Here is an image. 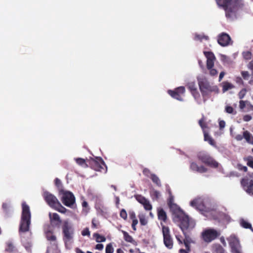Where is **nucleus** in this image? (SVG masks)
Returning <instances> with one entry per match:
<instances>
[{
    "label": "nucleus",
    "instance_id": "16",
    "mask_svg": "<svg viewBox=\"0 0 253 253\" xmlns=\"http://www.w3.org/2000/svg\"><path fill=\"white\" fill-rule=\"evenodd\" d=\"M185 91L184 86H179L175 89V90H168V93L173 98L182 101V96L184 94Z\"/></svg>",
    "mask_w": 253,
    "mask_h": 253
},
{
    "label": "nucleus",
    "instance_id": "24",
    "mask_svg": "<svg viewBox=\"0 0 253 253\" xmlns=\"http://www.w3.org/2000/svg\"><path fill=\"white\" fill-rule=\"evenodd\" d=\"M243 136L248 143L253 144V136L248 131H244Z\"/></svg>",
    "mask_w": 253,
    "mask_h": 253
},
{
    "label": "nucleus",
    "instance_id": "27",
    "mask_svg": "<svg viewBox=\"0 0 253 253\" xmlns=\"http://www.w3.org/2000/svg\"><path fill=\"white\" fill-rule=\"evenodd\" d=\"M222 91L223 92L227 91V90L232 89L234 86L229 82H223L222 84Z\"/></svg>",
    "mask_w": 253,
    "mask_h": 253
},
{
    "label": "nucleus",
    "instance_id": "61",
    "mask_svg": "<svg viewBox=\"0 0 253 253\" xmlns=\"http://www.w3.org/2000/svg\"><path fill=\"white\" fill-rule=\"evenodd\" d=\"M12 249H13V246L12 245H9V248H8V249L7 250L10 251H12Z\"/></svg>",
    "mask_w": 253,
    "mask_h": 253
},
{
    "label": "nucleus",
    "instance_id": "62",
    "mask_svg": "<svg viewBox=\"0 0 253 253\" xmlns=\"http://www.w3.org/2000/svg\"><path fill=\"white\" fill-rule=\"evenodd\" d=\"M116 204L118 205L119 204L120 199L118 197H116Z\"/></svg>",
    "mask_w": 253,
    "mask_h": 253
},
{
    "label": "nucleus",
    "instance_id": "4",
    "mask_svg": "<svg viewBox=\"0 0 253 253\" xmlns=\"http://www.w3.org/2000/svg\"><path fill=\"white\" fill-rule=\"evenodd\" d=\"M197 80L198 84L201 92L203 96H205L209 92H215L217 93L218 92V88L217 86H211L206 80V79L203 76H198L197 77Z\"/></svg>",
    "mask_w": 253,
    "mask_h": 253
},
{
    "label": "nucleus",
    "instance_id": "45",
    "mask_svg": "<svg viewBox=\"0 0 253 253\" xmlns=\"http://www.w3.org/2000/svg\"><path fill=\"white\" fill-rule=\"evenodd\" d=\"M225 111L227 113L231 114L233 111V109L232 107L227 106L225 108Z\"/></svg>",
    "mask_w": 253,
    "mask_h": 253
},
{
    "label": "nucleus",
    "instance_id": "12",
    "mask_svg": "<svg viewBox=\"0 0 253 253\" xmlns=\"http://www.w3.org/2000/svg\"><path fill=\"white\" fill-rule=\"evenodd\" d=\"M198 158L203 163L212 168H217L218 163L211 157L209 155L204 152H200L198 155Z\"/></svg>",
    "mask_w": 253,
    "mask_h": 253
},
{
    "label": "nucleus",
    "instance_id": "2",
    "mask_svg": "<svg viewBox=\"0 0 253 253\" xmlns=\"http://www.w3.org/2000/svg\"><path fill=\"white\" fill-rule=\"evenodd\" d=\"M217 5L223 7L226 11V16L231 20L236 18L237 13L239 9L237 1L232 0H216Z\"/></svg>",
    "mask_w": 253,
    "mask_h": 253
},
{
    "label": "nucleus",
    "instance_id": "40",
    "mask_svg": "<svg viewBox=\"0 0 253 253\" xmlns=\"http://www.w3.org/2000/svg\"><path fill=\"white\" fill-rule=\"evenodd\" d=\"M246 92H247V90L246 89H242L240 91V92L239 93V94H238L239 98L242 99V98H244V97L245 96V95L246 94Z\"/></svg>",
    "mask_w": 253,
    "mask_h": 253
},
{
    "label": "nucleus",
    "instance_id": "18",
    "mask_svg": "<svg viewBox=\"0 0 253 253\" xmlns=\"http://www.w3.org/2000/svg\"><path fill=\"white\" fill-rule=\"evenodd\" d=\"M136 200L140 204L143 205L144 209L146 210L150 211L152 208V205L150 202L146 199L145 197L141 195H136L135 196Z\"/></svg>",
    "mask_w": 253,
    "mask_h": 253
},
{
    "label": "nucleus",
    "instance_id": "46",
    "mask_svg": "<svg viewBox=\"0 0 253 253\" xmlns=\"http://www.w3.org/2000/svg\"><path fill=\"white\" fill-rule=\"evenodd\" d=\"M252 116L249 115H246L244 116V117L243 118V120L245 122H249V121H251L252 120Z\"/></svg>",
    "mask_w": 253,
    "mask_h": 253
},
{
    "label": "nucleus",
    "instance_id": "31",
    "mask_svg": "<svg viewBox=\"0 0 253 253\" xmlns=\"http://www.w3.org/2000/svg\"><path fill=\"white\" fill-rule=\"evenodd\" d=\"M122 232L124 235V239L126 241L130 243H133L134 242V240H133L132 238L129 235H128V234L127 232L124 231H123Z\"/></svg>",
    "mask_w": 253,
    "mask_h": 253
},
{
    "label": "nucleus",
    "instance_id": "34",
    "mask_svg": "<svg viewBox=\"0 0 253 253\" xmlns=\"http://www.w3.org/2000/svg\"><path fill=\"white\" fill-rule=\"evenodd\" d=\"M75 160L78 165L84 167H87V165L85 163V160L82 158H76L75 159Z\"/></svg>",
    "mask_w": 253,
    "mask_h": 253
},
{
    "label": "nucleus",
    "instance_id": "7",
    "mask_svg": "<svg viewBox=\"0 0 253 253\" xmlns=\"http://www.w3.org/2000/svg\"><path fill=\"white\" fill-rule=\"evenodd\" d=\"M220 234L219 231L213 228H206L201 233L202 240L206 243H210L215 240Z\"/></svg>",
    "mask_w": 253,
    "mask_h": 253
},
{
    "label": "nucleus",
    "instance_id": "23",
    "mask_svg": "<svg viewBox=\"0 0 253 253\" xmlns=\"http://www.w3.org/2000/svg\"><path fill=\"white\" fill-rule=\"evenodd\" d=\"M239 223L242 227L246 229H251L252 231H253L251 224L244 219L241 218L239 220Z\"/></svg>",
    "mask_w": 253,
    "mask_h": 253
},
{
    "label": "nucleus",
    "instance_id": "37",
    "mask_svg": "<svg viewBox=\"0 0 253 253\" xmlns=\"http://www.w3.org/2000/svg\"><path fill=\"white\" fill-rule=\"evenodd\" d=\"M82 206L84 208L83 211L85 213H87L89 210L87 203L86 201H84L82 203Z\"/></svg>",
    "mask_w": 253,
    "mask_h": 253
},
{
    "label": "nucleus",
    "instance_id": "43",
    "mask_svg": "<svg viewBox=\"0 0 253 253\" xmlns=\"http://www.w3.org/2000/svg\"><path fill=\"white\" fill-rule=\"evenodd\" d=\"M219 126L220 129H222L225 126V122L223 120H219Z\"/></svg>",
    "mask_w": 253,
    "mask_h": 253
},
{
    "label": "nucleus",
    "instance_id": "33",
    "mask_svg": "<svg viewBox=\"0 0 253 253\" xmlns=\"http://www.w3.org/2000/svg\"><path fill=\"white\" fill-rule=\"evenodd\" d=\"M95 162L97 163L99 166V168L100 169H103V167H106L105 164L102 158L97 157L96 158V160L95 161Z\"/></svg>",
    "mask_w": 253,
    "mask_h": 253
},
{
    "label": "nucleus",
    "instance_id": "17",
    "mask_svg": "<svg viewBox=\"0 0 253 253\" xmlns=\"http://www.w3.org/2000/svg\"><path fill=\"white\" fill-rule=\"evenodd\" d=\"M217 42L220 45L226 46L230 44L231 38L227 34L222 33L218 35Z\"/></svg>",
    "mask_w": 253,
    "mask_h": 253
},
{
    "label": "nucleus",
    "instance_id": "63",
    "mask_svg": "<svg viewBox=\"0 0 253 253\" xmlns=\"http://www.w3.org/2000/svg\"><path fill=\"white\" fill-rule=\"evenodd\" d=\"M117 253H124V252L120 249H119L117 251Z\"/></svg>",
    "mask_w": 253,
    "mask_h": 253
},
{
    "label": "nucleus",
    "instance_id": "44",
    "mask_svg": "<svg viewBox=\"0 0 253 253\" xmlns=\"http://www.w3.org/2000/svg\"><path fill=\"white\" fill-rule=\"evenodd\" d=\"M246 107L248 109V111H253V105L249 101H247Z\"/></svg>",
    "mask_w": 253,
    "mask_h": 253
},
{
    "label": "nucleus",
    "instance_id": "60",
    "mask_svg": "<svg viewBox=\"0 0 253 253\" xmlns=\"http://www.w3.org/2000/svg\"><path fill=\"white\" fill-rule=\"evenodd\" d=\"M242 139V137L240 135H238L236 136V139L238 140H241Z\"/></svg>",
    "mask_w": 253,
    "mask_h": 253
},
{
    "label": "nucleus",
    "instance_id": "48",
    "mask_svg": "<svg viewBox=\"0 0 253 253\" xmlns=\"http://www.w3.org/2000/svg\"><path fill=\"white\" fill-rule=\"evenodd\" d=\"M103 248H104V246L101 244H97L96 245V247H95V249L96 250H99V251H101V250H103Z\"/></svg>",
    "mask_w": 253,
    "mask_h": 253
},
{
    "label": "nucleus",
    "instance_id": "36",
    "mask_svg": "<svg viewBox=\"0 0 253 253\" xmlns=\"http://www.w3.org/2000/svg\"><path fill=\"white\" fill-rule=\"evenodd\" d=\"M106 253H113L114 252V249L111 244H109L106 247Z\"/></svg>",
    "mask_w": 253,
    "mask_h": 253
},
{
    "label": "nucleus",
    "instance_id": "26",
    "mask_svg": "<svg viewBox=\"0 0 253 253\" xmlns=\"http://www.w3.org/2000/svg\"><path fill=\"white\" fill-rule=\"evenodd\" d=\"M158 216L160 220L165 221L167 219V214L166 212L162 209L158 210Z\"/></svg>",
    "mask_w": 253,
    "mask_h": 253
},
{
    "label": "nucleus",
    "instance_id": "32",
    "mask_svg": "<svg viewBox=\"0 0 253 253\" xmlns=\"http://www.w3.org/2000/svg\"><path fill=\"white\" fill-rule=\"evenodd\" d=\"M151 178L153 182L156 183L158 186H161V181L159 177L154 174H151Z\"/></svg>",
    "mask_w": 253,
    "mask_h": 253
},
{
    "label": "nucleus",
    "instance_id": "11",
    "mask_svg": "<svg viewBox=\"0 0 253 253\" xmlns=\"http://www.w3.org/2000/svg\"><path fill=\"white\" fill-rule=\"evenodd\" d=\"M227 240L231 248V253H243L240 241L235 235H230Z\"/></svg>",
    "mask_w": 253,
    "mask_h": 253
},
{
    "label": "nucleus",
    "instance_id": "22",
    "mask_svg": "<svg viewBox=\"0 0 253 253\" xmlns=\"http://www.w3.org/2000/svg\"><path fill=\"white\" fill-rule=\"evenodd\" d=\"M190 169L193 171H197L200 173H204L207 171V169L203 166H198V165L192 162L190 164Z\"/></svg>",
    "mask_w": 253,
    "mask_h": 253
},
{
    "label": "nucleus",
    "instance_id": "35",
    "mask_svg": "<svg viewBox=\"0 0 253 253\" xmlns=\"http://www.w3.org/2000/svg\"><path fill=\"white\" fill-rule=\"evenodd\" d=\"M243 56L246 60H249L252 57V54L250 51H244L243 52Z\"/></svg>",
    "mask_w": 253,
    "mask_h": 253
},
{
    "label": "nucleus",
    "instance_id": "10",
    "mask_svg": "<svg viewBox=\"0 0 253 253\" xmlns=\"http://www.w3.org/2000/svg\"><path fill=\"white\" fill-rule=\"evenodd\" d=\"M204 54L207 58V68L209 71L211 76H216L217 74V71L213 68L214 62L215 57L214 54L211 52H204Z\"/></svg>",
    "mask_w": 253,
    "mask_h": 253
},
{
    "label": "nucleus",
    "instance_id": "8",
    "mask_svg": "<svg viewBox=\"0 0 253 253\" xmlns=\"http://www.w3.org/2000/svg\"><path fill=\"white\" fill-rule=\"evenodd\" d=\"M175 222H178L180 223V227L183 231L184 229L188 228H193L195 225L194 220L190 219L188 216L183 213L182 216L177 217V219L174 220Z\"/></svg>",
    "mask_w": 253,
    "mask_h": 253
},
{
    "label": "nucleus",
    "instance_id": "19",
    "mask_svg": "<svg viewBox=\"0 0 253 253\" xmlns=\"http://www.w3.org/2000/svg\"><path fill=\"white\" fill-rule=\"evenodd\" d=\"M199 125H200L201 127L203 130V132L204 134V140L208 142V143L212 145V146H215V143L214 142L213 139L208 134V133L206 132L205 130L206 126L203 123L202 120H200L199 122Z\"/></svg>",
    "mask_w": 253,
    "mask_h": 253
},
{
    "label": "nucleus",
    "instance_id": "54",
    "mask_svg": "<svg viewBox=\"0 0 253 253\" xmlns=\"http://www.w3.org/2000/svg\"><path fill=\"white\" fill-rule=\"evenodd\" d=\"M92 227L94 228H96L97 226V221L95 219H92Z\"/></svg>",
    "mask_w": 253,
    "mask_h": 253
},
{
    "label": "nucleus",
    "instance_id": "14",
    "mask_svg": "<svg viewBox=\"0 0 253 253\" xmlns=\"http://www.w3.org/2000/svg\"><path fill=\"white\" fill-rule=\"evenodd\" d=\"M253 173L250 175V178H244L242 181V184L244 190L247 193L253 195Z\"/></svg>",
    "mask_w": 253,
    "mask_h": 253
},
{
    "label": "nucleus",
    "instance_id": "5",
    "mask_svg": "<svg viewBox=\"0 0 253 253\" xmlns=\"http://www.w3.org/2000/svg\"><path fill=\"white\" fill-rule=\"evenodd\" d=\"M44 197L48 204L51 208L61 213H65L67 209L61 205L57 198L53 195L45 192L44 193Z\"/></svg>",
    "mask_w": 253,
    "mask_h": 253
},
{
    "label": "nucleus",
    "instance_id": "15",
    "mask_svg": "<svg viewBox=\"0 0 253 253\" xmlns=\"http://www.w3.org/2000/svg\"><path fill=\"white\" fill-rule=\"evenodd\" d=\"M169 205L170 211L172 213L174 221L177 220V217L179 216H182L183 212L180 209L177 205L172 202L171 198L169 200Z\"/></svg>",
    "mask_w": 253,
    "mask_h": 253
},
{
    "label": "nucleus",
    "instance_id": "50",
    "mask_svg": "<svg viewBox=\"0 0 253 253\" xmlns=\"http://www.w3.org/2000/svg\"><path fill=\"white\" fill-rule=\"evenodd\" d=\"M143 172L144 174H145V175H146L147 176H149V174H151L150 173V170L147 169H143Z\"/></svg>",
    "mask_w": 253,
    "mask_h": 253
},
{
    "label": "nucleus",
    "instance_id": "64",
    "mask_svg": "<svg viewBox=\"0 0 253 253\" xmlns=\"http://www.w3.org/2000/svg\"><path fill=\"white\" fill-rule=\"evenodd\" d=\"M184 243L186 247L187 248L188 247V243H187V242L185 240H184Z\"/></svg>",
    "mask_w": 253,
    "mask_h": 253
},
{
    "label": "nucleus",
    "instance_id": "58",
    "mask_svg": "<svg viewBox=\"0 0 253 253\" xmlns=\"http://www.w3.org/2000/svg\"><path fill=\"white\" fill-rule=\"evenodd\" d=\"M132 220V224H133L134 225H136L137 224H138V220L137 219H134V220Z\"/></svg>",
    "mask_w": 253,
    "mask_h": 253
},
{
    "label": "nucleus",
    "instance_id": "52",
    "mask_svg": "<svg viewBox=\"0 0 253 253\" xmlns=\"http://www.w3.org/2000/svg\"><path fill=\"white\" fill-rule=\"evenodd\" d=\"M220 241L224 247H226L227 246V244L226 243L224 237H220Z\"/></svg>",
    "mask_w": 253,
    "mask_h": 253
},
{
    "label": "nucleus",
    "instance_id": "55",
    "mask_svg": "<svg viewBox=\"0 0 253 253\" xmlns=\"http://www.w3.org/2000/svg\"><path fill=\"white\" fill-rule=\"evenodd\" d=\"M242 75L245 79H246L247 77H248L249 75L248 72L247 71L242 72Z\"/></svg>",
    "mask_w": 253,
    "mask_h": 253
},
{
    "label": "nucleus",
    "instance_id": "13",
    "mask_svg": "<svg viewBox=\"0 0 253 253\" xmlns=\"http://www.w3.org/2000/svg\"><path fill=\"white\" fill-rule=\"evenodd\" d=\"M162 232L165 245L168 249H171L173 247V241L170 235V232L169 227L163 225Z\"/></svg>",
    "mask_w": 253,
    "mask_h": 253
},
{
    "label": "nucleus",
    "instance_id": "39",
    "mask_svg": "<svg viewBox=\"0 0 253 253\" xmlns=\"http://www.w3.org/2000/svg\"><path fill=\"white\" fill-rule=\"evenodd\" d=\"M247 104V101H245L241 100L239 102V107H240V108L241 109H244L245 107H246Z\"/></svg>",
    "mask_w": 253,
    "mask_h": 253
},
{
    "label": "nucleus",
    "instance_id": "59",
    "mask_svg": "<svg viewBox=\"0 0 253 253\" xmlns=\"http://www.w3.org/2000/svg\"><path fill=\"white\" fill-rule=\"evenodd\" d=\"M76 253H84L83 251H82L81 249H76Z\"/></svg>",
    "mask_w": 253,
    "mask_h": 253
},
{
    "label": "nucleus",
    "instance_id": "57",
    "mask_svg": "<svg viewBox=\"0 0 253 253\" xmlns=\"http://www.w3.org/2000/svg\"><path fill=\"white\" fill-rule=\"evenodd\" d=\"M225 75V73L224 72H221L220 74H219V81H220L223 78L224 76Z\"/></svg>",
    "mask_w": 253,
    "mask_h": 253
},
{
    "label": "nucleus",
    "instance_id": "42",
    "mask_svg": "<svg viewBox=\"0 0 253 253\" xmlns=\"http://www.w3.org/2000/svg\"><path fill=\"white\" fill-rule=\"evenodd\" d=\"M120 216L124 219H126L127 213L124 209L122 210V211H121Z\"/></svg>",
    "mask_w": 253,
    "mask_h": 253
},
{
    "label": "nucleus",
    "instance_id": "30",
    "mask_svg": "<svg viewBox=\"0 0 253 253\" xmlns=\"http://www.w3.org/2000/svg\"><path fill=\"white\" fill-rule=\"evenodd\" d=\"M46 237L47 239L49 241H54L56 240L55 236L51 231L46 232Z\"/></svg>",
    "mask_w": 253,
    "mask_h": 253
},
{
    "label": "nucleus",
    "instance_id": "6",
    "mask_svg": "<svg viewBox=\"0 0 253 253\" xmlns=\"http://www.w3.org/2000/svg\"><path fill=\"white\" fill-rule=\"evenodd\" d=\"M59 195L66 206L72 208L75 203V197L71 192L62 189L59 190Z\"/></svg>",
    "mask_w": 253,
    "mask_h": 253
},
{
    "label": "nucleus",
    "instance_id": "21",
    "mask_svg": "<svg viewBox=\"0 0 253 253\" xmlns=\"http://www.w3.org/2000/svg\"><path fill=\"white\" fill-rule=\"evenodd\" d=\"M187 86L195 99H197L199 97L200 94L197 91L195 83L194 82H189L187 84Z\"/></svg>",
    "mask_w": 253,
    "mask_h": 253
},
{
    "label": "nucleus",
    "instance_id": "56",
    "mask_svg": "<svg viewBox=\"0 0 253 253\" xmlns=\"http://www.w3.org/2000/svg\"><path fill=\"white\" fill-rule=\"evenodd\" d=\"M239 169H241V170H244V171H247V167H245V166H239Z\"/></svg>",
    "mask_w": 253,
    "mask_h": 253
},
{
    "label": "nucleus",
    "instance_id": "49",
    "mask_svg": "<svg viewBox=\"0 0 253 253\" xmlns=\"http://www.w3.org/2000/svg\"><path fill=\"white\" fill-rule=\"evenodd\" d=\"M55 184L58 188L61 186V183L60 180L58 178H56L55 180Z\"/></svg>",
    "mask_w": 253,
    "mask_h": 253
},
{
    "label": "nucleus",
    "instance_id": "41",
    "mask_svg": "<svg viewBox=\"0 0 253 253\" xmlns=\"http://www.w3.org/2000/svg\"><path fill=\"white\" fill-rule=\"evenodd\" d=\"M82 235L84 236H90V232L89 231V229L88 228H84L82 232Z\"/></svg>",
    "mask_w": 253,
    "mask_h": 253
},
{
    "label": "nucleus",
    "instance_id": "51",
    "mask_svg": "<svg viewBox=\"0 0 253 253\" xmlns=\"http://www.w3.org/2000/svg\"><path fill=\"white\" fill-rule=\"evenodd\" d=\"M129 216H130V218L132 220H134V219H137L136 217L135 214L134 212H133V211H131V212H129Z\"/></svg>",
    "mask_w": 253,
    "mask_h": 253
},
{
    "label": "nucleus",
    "instance_id": "9",
    "mask_svg": "<svg viewBox=\"0 0 253 253\" xmlns=\"http://www.w3.org/2000/svg\"><path fill=\"white\" fill-rule=\"evenodd\" d=\"M64 240L66 243L73 238L74 229L73 225L68 221H65L62 227Z\"/></svg>",
    "mask_w": 253,
    "mask_h": 253
},
{
    "label": "nucleus",
    "instance_id": "3",
    "mask_svg": "<svg viewBox=\"0 0 253 253\" xmlns=\"http://www.w3.org/2000/svg\"><path fill=\"white\" fill-rule=\"evenodd\" d=\"M22 216L19 228L20 234L29 231L31 223V212L29 206L24 202L22 204Z\"/></svg>",
    "mask_w": 253,
    "mask_h": 253
},
{
    "label": "nucleus",
    "instance_id": "29",
    "mask_svg": "<svg viewBox=\"0 0 253 253\" xmlns=\"http://www.w3.org/2000/svg\"><path fill=\"white\" fill-rule=\"evenodd\" d=\"M93 236L95 238V240L98 243L104 242L106 241L105 237L101 236L98 233H94L93 234Z\"/></svg>",
    "mask_w": 253,
    "mask_h": 253
},
{
    "label": "nucleus",
    "instance_id": "53",
    "mask_svg": "<svg viewBox=\"0 0 253 253\" xmlns=\"http://www.w3.org/2000/svg\"><path fill=\"white\" fill-rule=\"evenodd\" d=\"M247 164L249 167L253 168V160H251V159L249 160L248 161Z\"/></svg>",
    "mask_w": 253,
    "mask_h": 253
},
{
    "label": "nucleus",
    "instance_id": "25",
    "mask_svg": "<svg viewBox=\"0 0 253 253\" xmlns=\"http://www.w3.org/2000/svg\"><path fill=\"white\" fill-rule=\"evenodd\" d=\"M140 223L142 225H146L148 223L146 214L143 212L139 213L138 215Z\"/></svg>",
    "mask_w": 253,
    "mask_h": 253
},
{
    "label": "nucleus",
    "instance_id": "47",
    "mask_svg": "<svg viewBox=\"0 0 253 253\" xmlns=\"http://www.w3.org/2000/svg\"><path fill=\"white\" fill-rule=\"evenodd\" d=\"M152 196L155 197L156 198H159L160 196V193L157 191H154L152 193Z\"/></svg>",
    "mask_w": 253,
    "mask_h": 253
},
{
    "label": "nucleus",
    "instance_id": "1",
    "mask_svg": "<svg viewBox=\"0 0 253 253\" xmlns=\"http://www.w3.org/2000/svg\"><path fill=\"white\" fill-rule=\"evenodd\" d=\"M208 203L201 198H197L190 202L191 206L199 211L202 214L209 219H215L217 218L216 211L208 207Z\"/></svg>",
    "mask_w": 253,
    "mask_h": 253
},
{
    "label": "nucleus",
    "instance_id": "20",
    "mask_svg": "<svg viewBox=\"0 0 253 253\" xmlns=\"http://www.w3.org/2000/svg\"><path fill=\"white\" fill-rule=\"evenodd\" d=\"M49 216L50 223L52 225L58 226L60 224L61 220L57 213L49 212Z\"/></svg>",
    "mask_w": 253,
    "mask_h": 253
},
{
    "label": "nucleus",
    "instance_id": "38",
    "mask_svg": "<svg viewBox=\"0 0 253 253\" xmlns=\"http://www.w3.org/2000/svg\"><path fill=\"white\" fill-rule=\"evenodd\" d=\"M204 38H205L206 40H208L207 37H206L202 35H200V34H195V39L197 41H199V40L201 41Z\"/></svg>",
    "mask_w": 253,
    "mask_h": 253
},
{
    "label": "nucleus",
    "instance_id": "28",
    "mask_svg": "<svg viewBox=\"0 0 253 253\" xmlns=\"http://www.w3.org/2000/svg\"><path fill=\"white\" fill-rule=\"evenodd\" d=\"M213 252L216 253H224L225 250L219 244H214L212 245Z\"/></svg>",
    "mask_w": 253,
    "mask_h": 253
}]
</instances>
